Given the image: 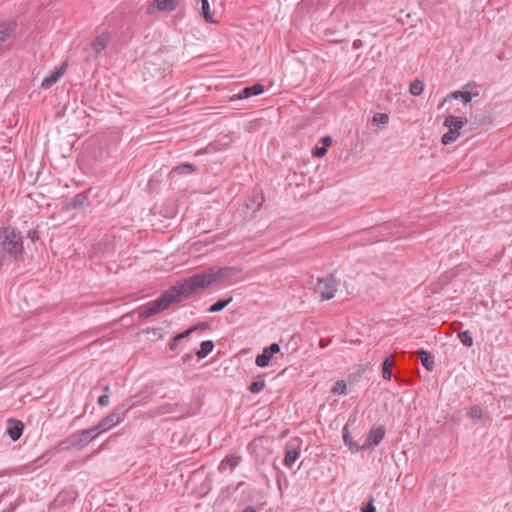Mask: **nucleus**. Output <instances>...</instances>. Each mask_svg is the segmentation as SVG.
Returning a JSON list of instances; mask_svg holds the SVG:
<instances>
[{"mask_svg": "<svg viewBox=\"0 0 512 512\" xmlns=\"http://www.w3.org/2000/svg\"><path fill=\"white\" fill-rule=\"evenodd\" d=\"M237 267L211 266L199 273L177 281L173 286L164 291L156 300L151 301L137 309L140 318L145 319L156 315L170 307L174 303H180L201 290L207 289L215 283L235 277L240 273Z\"/></svg>", "mask_w": 512, "mask_h": 512, "instance_id": "nucleus-1", "label": "nucleus"}, {"mask_svg": "<svg viewBox=\"0 0 512 512\" xmlns=\"http://www.w3.org/2000/svg\"><path fill=\"white\" fill-rule=\"evenodd\" d=\"M0 250L11 261H23L25 250L21 232L12 226L1 227Z\"/></svg>", "mask_w": 512, "mask_h": 512, "instance_id": "nucleus-2", "label": "nucleus"}, {"mask_svg": "<svg viewBox=\"0 0 512 512\" xmlns=\"http://www.w3.org/2000/svg\"><path fill=\"white\" fill-rule=\"evenodd\" d=\"M302 440L298 437L292 438L286 442L284 450L283 464L291 468L300 457Z\"/></svg>", "mask_w": 512, "mask_h": 512, "instance_id": "nucleus-3", "label": "nucleus"}, {"mask_svg": "<svg viewBox=\"0 0 512 512\" xmlns=\"http://www.w3.org/2000/svg\"><path fill=\"white\" fill-rule=\"evenodd\" d=\"M336 283L333 276L319 278L315 285V291L318 292L323 300H330L336 292Z\"/></svg>", "mask_w": 512, "mask_h": 512, "instance_id": "nucleus-4", "label": "nucleus"}, {"mask_svg": "<svg viewBox=\"0 0 512 512\" xmlns=\"http://www.w3.org/2000/svg\"><path fill=\"white\" fill-rule=\"evenodd\" d=\"M385 433L386 430L384 426L379 425L377 427H373L369 431L365 442L361 445L362 450L374 449L384 439Z\"/></svg>", "mask_w": 512, "mask_h": 512, "instance_id": "nucleus-5", "label": "nucleus"}, {"mask_svg": "<svg viewBox=\"0 0 512 512\" xmlns=\"http://www.w3.org/2000/svg\"><path fill=\"white\" fill-rule=\"evenodd\" d=\"M149 402V397H145L142 394H135L131 397L124 399L115 408L125 417L126 414L134 407L138 405H144Z\"/></svg>", "mask_w": 512, "mask_h": 512, "instance_id": "nucleus-6", "label": "nucleus"}, {"mask_svg": "<svg viewBox=\"0 0 512 512\" xmlns=\"http://www.w3.org/2000/svg\"><path fill=\"white\" fill-rule=\"evenodd\" d=\"M102 432L97 425L92 426L89 429H83L75 432L77 438L78 449L81 450L86 447L91 441H93Z\"/></svg>", "mask_w": 512, "mask_h": 512, "instance_id": "nucleus-7", "label": "nucleus"}, {"mask_svg": "<svg viewBox=\"0 0 512 512\" xmlns=\"http://www.w3.org/2000/svg\"><path fill=\"white\" fill-rule=\"evenodd\" d=\"M280 352V346L278 343H272L269 346L265 347L262 353L258 354L255 359V364L258 367L264 368L267 367L272 359V357Z\"/></svg>", "mask_w": 512, "mask_h": 512, "instance_id": "nucleus-8", "label": "nucleus"}, {"mask_svg": "<svg viewBox=\"0 0 512 512\" xmlns=\"http://www.w3.org/2000/svg\"><path fill=\"white\" fill-rule=\"evenodd\" d=\"M125 417L116 409L114 408L111 413H109L106 417H104L98 424V428L103 433L105 431H108L109 429L113 428L117 424L124 421Z\"/></svg>", "mask_w": 512, "mask_h": 512, "instance_id": "nucleus-9", "label": "nucleus"}, {"mask_svg": "<svg viewBox=\"0 0 512 512\" xmlns=\"http://www.w3.org/2000/svg\"><path fill=\"white\" fill-rule=\"evenodd\" d=\"M179 5V0H154L146 10L147 14H153L155 11H174Z\"/></svg>", "mask_w": 512, "mask_h": 512, "instance_id": "nucleus-10", "label": "nucleus"}, {"mask_svg": "<svg viewBox=\"0 0 512 512\" xmlns=\"http://www.w3.org/2000/svg\"><path fill=\"white\" fill-rule=\"evenodd\" d=\"M264 90H265V88L261 83H254L250 86L244 87L238 94L231 97L230 101L248 99L252 96H257V95L262 94L264 92Z\"/></svg>", "mask_w": 512, "mask_h": 512, "instance_id": "nucleus-11", "label": "nucleus"}, {"mask_svg": "<svg viewBox=\"0 0 512 512\" xmlns=\"http://www.w3.org/2000/svg\"><path fill=\"white\" fill-rule=\"evenodd\" d=\"M17 23L14 20L0 22V49L14 35Z\"/></svg>", "mask_w": 512, "mask_h": 512, "instance_id": "nucleus-12", "label": "nucleus"}, {"mask_svg": "<svg viewBox=\"0 0 512 512\" xmlns=\"http://www.w3.org/2000/svg\"><path fill=\"white\" fill-rule=\"evenodd\" d=\"M88 202L87 194L84 192L76 194L72 199L63 204V210L72 211L85 208Z\"/></svg>", "mask_w": 512, "mask_h": 512, "instance_id": "nucleus-13", "label": "nucleus"}, {"mask_svg": "<svg viewBox=\"0 0 512 512\" xmlns=\"http://www.w3.org/2000/svg\"><path fill=\"white\" fill-rule=\"evenodd\" d=\"M355 421H356V416H354L353 418H350L342 429L343 441H344L345 445L348 446L349 450L352 453L362 450L361 445H359L357 442H355L351 438L350 432H349V426H350L351 422H355Z\"/></svg>", "mask_w": 512, "mask_h": 512, "instance_id": "nucleus-14", "label": "nucleus"}, {"mask_svg": "<svg viewBox=\"0 0 512 512\" xmlns=\"http://www.w3.org/2000/svg\"><path fill=\"white\" fill-rule=\"evenodd\" d=\"M24 425L20 420L10 418L7 421L6 433L12 441H17L23 433Z\"/></svg>", "mask_w": 512, "mask_h": 512, "instance_id": "nucleus-15", "label": "nucleus"}, {"mask_svg": "<svg viewBox=\"0 0 512 512\" xmlns=\"http://www.w3.org/2000/svg\"><path fill=\"white\" fill-rule=\"evenodd\" d=\"M66 66H67V64L63 63L58 69L51 72L50 75L44 77V79L42 80V83H41V87L44 89H48L51 86H53L65 72Z\"/></svg>", "mask_w": 512, "mask_h": 512, "instance_id": "nucleus-16", "label": "nucleus"}, {"mask_svg": "<svg viewBox=\"0 0 512 512\" xmlns=\"http://www.w3.org/2000/svg\"><path fill=\"white\" fill-rule=\"evenodd\" d=\"M467 118L456 117L454 115H448L444 120V126L448 128V130H452L454 132H459L460 129L467 124Z\"/></svg>", "mask_w": 512, "mask_h": 512, "instance_id": "nucleus-17", "label": "nucleus"}, {"mask_svg": "<svg viewBox=\"0 0 512 512\" xmlns=\"http://www.w3.org/2000/svg\"><path fill=\"white\" fill-rule=\"evenodd\" d=\"M110 37L111 34L109 32H103L92 41L91 48L95 54H99L107 47Z\"/></svg>", "mask_w": 512, "mask_h": 512, "instance_id": "nucleus-18", "label": "nucleus"}, {"mask_svg": "<svg viewBox=\"0 0 512 512\" xmlns=\"http://www.w3.org/2000/svg\"><path fill=\"white\" fill-rule=\"evenodd\" d=\"M418 359L420 360L422 366L429 372L434 369V356L427 350L420 349L417 352Z\"/></svg>", "mask_w": 512, "mask_h": 512, "instance_id": "nucleus-19", "label": "nucleus"}, {"mask_svg": "<svg viewBox=\"0 0 512 512\" xmlns=\"http://www.w3.org/2000/svg\"><path fill=\"white\" fill-rule=\"evenodd\" d=\"M241 457L237 455H227L219 464L218 470L222 473L227 468L234 469L241 462Z\"/></svg>", "mask_w": 512, "mask_h": 512, "instance_id": "nucleus-20", "label": "nucleus"}, {"mask_svg": "<svg viewBox=\"0 0 512 512\" xmlns=\"http://www.w3.org/2000/svg\"><path fill=\"white\" fill-rule=\"evenodd\" d=\"M54 454V452L50 449L48 451H46L43 455H41L40 457L36 458L35 460L31 461L30 463L24 465V466H21V470L24 469V468H27L28 470L30 469H36L37 467H41L43 464L47 463L48 461L51 460V457L52 455Z\"/></svg>", "mask_w": 512, "mask_h": 512, "instance_id": "nucleus-21", "label": "nucleus"}, {"mask_svg": "<svg viewBox=\"0 0 512 512\" xmlns=\"http://www.w3.org/2000/svg\"><path fill=\"white\" fill-rule=\"evenodd\" d=\"M201 16L208 23H214L213 15L210 11V4L208 0H196Z\"/></svg>", "mask_w": 512, "mask_h": 512, "instance_id": "nucleus-22", "label": "nucleus"}, {"mask_svg": "<svg viewBox=\"0 0 512 512\" xmlns=\"http://www.w3.org/2000/svg\"><path fill=\"white\" fill-rule=\"evenodd\" d=\"M197 170V166L192 163H182L177 166H175L171 172L170 175H181V174H192Z\"/></svg>", "mask_w": 512, "mask_h": 512, "instance_id": "nucleus-23", "label": "nucleus"}, {"mask_svg": "<svg viewBox=\"0 0 512 512\" xmlns=\"http://www.w3.org/2000/svg\"><path fill=\"white\" fill-rule=\"evenodd\" d=\"M395 363L392 356L386 357L382 362V377L385 380H391L393 374H392V368L394 367Z\"/></svg>", "mask_w": 512, "mask_h": 512, "instance_id": "nucleus-24", "label": "nucleus"}, {"mask_svg": "<svg viewBox=\"0 0 512 512\" xmlns=\"http://www.w3.org/2000/svg\"><path fill=\"white\" fill-rule=\"evenodd\" d=\"M476 95H478V93H476ZM475 96V94H472L471 92L469 91H455V92H452L450 93L445 99L444 101H446L447 99H450V98H454V99H458V98H461L462 102L464 105H467L468 103H470L472 101V98Z\"/></svg>", "mask_w": 512, "mask_h": 512, "instance_id": "nucleus-25", "label": "nucleus"}, {"mask_svg": "<svg viewBox=\"0 0 512 512\" xmlns=\"http://www.w3.org/2000/svg\"><path fill=\"white\" fill-rule=\"evenodd\" d=\"M214 349V342L211 340H205L200 344V349L196 351V355L199 359H203L208 356Z\"/></svg>", "mask_w": 512, "mask_h": 512, "instance_id": "nucleus-26", "label": "nucleus"}, {"mask_svg": "<svg viewBox=\"0 0 512 512\" xmlns=\"http://www.w3.org/2000/svg\"><path fill=\"white\" fill-rule=\"evenodd\" d=\"M74 447L78 449L77 438L75 433L60 441L58 444L59 450H69Z\"/></svg>", "mask_w": 512, "mask_h": 512, "instance_id": "nucleus-27", "label": "nucleus"}, {"mask_svg": "<svg viewBox=\"0 0 512 512\" xmlns=\"http://www.w3.org/2000/svg\"><path fill=\"white\" fill-rule=\"evenodd\" d=\"M233 301V297H228L226 299H220L213 303L209 308L208 312L216 313L222 311L225 307H227Z\"/></svg>", "mask_w": 512, "mask_h": 512, "instance_id": "nucleus-28", "label": "nucleus"}, {"mask_svg": "<svg viewBox=\"0 0 512 512\" xmlns=\"http://www.w3.org/2000/svg\"><path fill=\"white\" fill-rule=\"evenodd\" d=\"M265 387V379L263 375H259L255 381H253L249 387L248 390L253 393L257 394L260 393Z\"/></svg>", "mask_w": 512, "mask_h": 512, "instance_id": "nucleus-29", "label": "nucleus"}, {"mask_svg": "<svg viewBox=\"0 0 512 512\" xmlns=\"http://www.w3.org/2000/svg\"><path fill=\"white\" fill-rule=\"evenodd\" d=\"M264 202V197L262 194H258L250 198L249 203L247 204L248 209H251L253 212L258 211Z\"/></svg>", "mask_w": 512, "mask_h": 512, "instance_id": "nucleus-30", "label": "nucleus"}, {"mask_svg": "<svg viewBox=\"0 0 512 512\" xmlns=\"http://www.w3.org/2000/svg\"><path fill=\"white\" fill-rule=\"evenodd\" d=\"M458 338L465 347L470 348L473 346V337L469 330L459 332Z\"/></svg>", "mask_w": 512, "mask_h": 512, "instance_id": "nucleus-31", "label": "nucleus"}, {"mask_svg": "<svg viewBox=\"0 0 512 512\" xmlns=\"http://www.w3.org/2000/svg\"><path fill=\"white\" fill-rule=\"evenodd\" d=\"M423 90H424V82L423 81H421L419 79H415L413 82H411L409 91L413 96H419L423 92Z\"/></svg>", "mask_w": 512, "mask_h": 512, "instance_id": "nucleus-32", "label": "nucleus"}, {"mask_svg": "<svg viewBox=\"0 0 512 512\" xmlns=\"http://www.w3.org/2000/svg\"><path fill=\"white\" fill-rule=\"evenodd\" d=\"M459 135H460L459 132H454L452 130H448V132L443 134V136L441 138V143L443 145H449V144L455 142L457 140V138L459 137Z\"/></svg>", "mask_w": 512, "mask_h": 512, "instance_id": "nucleus-33", "label": "nucleus"}, {"mask_svg": "<svg viewBox=\"0 0 512 512\" xmlns=\"http://www.w3.org/2000/svg\"><path fill=\"white\" fill-rule=\"evenodd\" d=\"M347 385L344 380H338L335 382L334 386L331 389V392L334 395H342L346 393Z\"/></svg>", "mask_w": 512, "mask_h": 512, "instance_id": "nucleus-34", "label": "nucleus"}, {"mask_svg": "<svg viewBox=\"0 0 512 512\" xmlns=\"http://www.w3.org/2000/svg\"><path fill=\"white\" fill-rule=\"evenodd\" d=\"M467 415L473 420H480L483 416L482 409L478 405L469 408Z\"/></svg>", "mask_w": 512, "mask_h": 512, "instance_id": "nucleus-35", "label": "nucleus"}, {"mask_svg": "<svg viewBox=\"0 0 512 512\" xmlns=\"http://www.w3.org/2000/svg\"><path fill=\"white\" fill-rule=\"evenodd\" d=\"M389 121V116L386 113H376L373 116L372 122L373 125H385Z\"/></svg>", "mask_w": 512, "mask_h": 512, "instance_id": "nucleus-36", "label": "nucleus"}, {"mask_svg": "<svg viewBox=\"0 0 512 512\" xmlns=\"http://www.w3.org/2000/svg\"><path fill=\"white\" fill-rule=\"evenodd\" d=\"M374 502H375L374 497L370 496L368 502L361 507V512H376Z\"/></svg>", "mask_w": 512, "mask_h": 512, "instance_id": "nucleus-37", "label": "nucleus"}, {"mask_svg": "<svg viewBox=\"0 0 512 512\" xmlns=\"http://www.w3.org/2000/svg\"><path fill=\"white\" fill-rule=\"evenodd\" d=\"M197 329H198V326H191V327H189L188 329L184 330L183 332L178 333V334L175 336V338H176V340H178V341H180V340H182V339H185V338H187L188 336H190V335H191V333H192V332H194V331H195V330H197Z\"/></svg>", "mask_w": 512, "mask_h": 512, "instance_id": "nucleus-38", "label": "nucleus"}, {"mask_svg": "<svg viewBox=\"0 0 512 512\" xmlns=\"http://www.w3.org/2000/svg\"><path fill=\"white\" fill-rule=\"evenodd\" d=\"M27 238H29L33 243L39 240V232L36 229H30L27 232Z\"/></svg>", "mask_w": 512, "mask_h": 512, "instance_id": "nucleus-39", "label": "nucleus"}, {"mask_svg": "<svg viewBox=\"0 0 512 512\" xmlns=\"http://www.w3.org/2000/svg\"><path fill=\"white\" fill-rule=\"evenodd\" d=\"M110 403V398L108 394H103L98 398V404L102 407L108 406Z\"/></svg>", "mask_w": 512, "mask_h": 512, "instance_id": "nucleus-40", "label": "nucleus"}, {"mask_svg": "<svg viewBox=\"0 0 512 512\" xmlns=\"http://www.w3.org/2000/svg\"><path fill=\"white\" fill-rule=\"evenodd\" d=\"M327 153V149L325 147H315L312 151L313 156L322 157Z\"/></svg>", "mask_w": 512, "mask_h": 512, "instance_id": "nucleus-41", "label": "nucleus"}, {"mask_svg": "<svg viewBox=\"0 0 512 512\" xmlns=\"http://www.w3.org/2000/svg\"><path fill=\"white\" fill-rule=\"evenodd\" d=\"M320 143L323 147L328 149V147L332 144V138L330 136H324L320 139Z\"/></svg>", "mask_w": 512, "mask_h": 512, "instance_id": "nucleus-42", "label": "nucleus"}, {"mask_svg": "<svg viewBox=\"0 0 512 512\" xmlns=\"http://www.w3.org/2000/svg\"><path fill=\"white\" fill-rule=\"evenodd\" d=\"M178 343L179 341L176 340L175 336L171 339V341L169 342V348L171 351H175L178 347Z\"/></svg>", "mask_w": 512, "mask_h": 512, "instance_id": "nucleus-43", "label": "nucleus"}, {"mask_svg": "<svg viewBox=\"0 0 512 512\" xmlns=\"http://www.w3.org/2000/svg\"><path fill=\"white\" fill-rule=\"evenodd\" d=\"M488 121H490V119L484 116L481 119H475V121L472 123V125L473 126H478V125L484 124V123H486Z\"/></svg>", "mask_w": 512, "mask_h": 512, "instance_id": "nucleus-44", "label": "nucleus"}, {"mask_svg": "<svg viewBox=\"0 0 512 512\" xmlns=\"http://www.w3.org/2000/svg\"><path fill=\"white\" fill-rule=\"evenodd\" d=\"M173 405L172 404H165L161 407V413H171L173 411Z\"/></svg>", "mask_w": 512, "mask_h": 512, "instance_id": "nucleus-45", "label": "nucleus"}, {"mask_svg": "<svg viewBox=\"0 0 512 512\" xmlns=\"http://www.w3.org/2000/svg\"><path fill=\"white\" fill-rule=\"evenodd\" d=\"M241 512H257V509L256 507L250 505L245 507Z\"/></svg>", "mask_w": 512, "mask_h": 512, "instance_id": "nucleus-46", "label": "nucleus"}, {"mask_svg": "<svg viewBox=\"0 0 512 512\" xmlns=\"http://www.w3.org/2000/svg\"><path fill=\"white\" fill-rule=\"evenodd\" d=\"M15 509H16V505L10 504V506L7 507L4 512H13Z\"/></svg>", "mask_w": 512, "mask_h": 512, "instance_id": "nucleus-47", "label": "nucleus"}, {"mask_svg": "<svg viewBox=\"0 0 512 512\" xmlns=\"http://www.w3.org/2000/svg\"><path fill=\"white\" fill-rule=\"evenodd\" d=\"M197 326H198V329L199 328H208L209 327L208 323H206V322H202V323L198 324Z\"/></svg>", "mask_w": 512, "mask_h": 512, "instance_id": "nucleus-48", "label": "nucleus"}, {"mask_svg": "<svg viewBox=\"0 0 512 512\" xmlns=\"http://www.w3.org/2000/svg\"><path fill=\"white\" fill-rule=\"evenodd\" d=\"M103 391H104V394H108V393H109V391H110V387H109V385H104V386H103Z\"/></svg>", "mask_w": 512, "mask_h": 512, "instance_id": "nucleus-49", "label": "nucleus"}, {"mask_svg": "<svg viewBox=\"0 0 512 512\" xmlns=\"http://www.w3.org/2000/svg\"><path fill=\"white\" fill-rule=\"evenodd\" d=\"M353 46H354L355 48H357V47L359 46V43H357V41H355V42L353 43Z\"/></svg>", "mask_w": 512, "mask_h": 512, "instance_id": "nucleus-50", "label": "nucleus"}, {"mask_svg": "<svg viewBox=\"0 0 512 512\" xmlns=\"http://www.w3.org/2000/svg\"><path fill=\"white\" fill-rule=\"evenodd\" d=\"M353 46H354L355 48H357V47L359 46V43H357V41H355V42L353 43Z\"/></svg>", "mask_w": 512, "mask_h": 512, "instance_id": "nucleus-51", "label": "nucleus"}, {"mask_svg": "<svg viewBox=\"0 0 512 512\" xmlns=\"http://www.w3.org/2000/svg\"><path fill=\"white\" fill-rule=\"evenodd\" d=\"M320 346L325 347V343H323V340L320 341Z\"/></svg>", "mask_w": 512, "mask_h": 512, "instance_id": "nucleus-52", "label": "nucleus"}, {"mask_svg": "<svg viewBox=\"0 0 512 512\" xmlns=\"http://www.w3.org/2000/svg\"><path fill=\"white\" fill-rule=\"evenodd\" d=\"M189 357H190L189 355H186V356L184 357V361H186V359H187V358H189Z\"/></svg>", "mask_w": 512, "mask_h": 512, "instance_id": "nucleus-53", "label": "nucleus"}]
</instances>
